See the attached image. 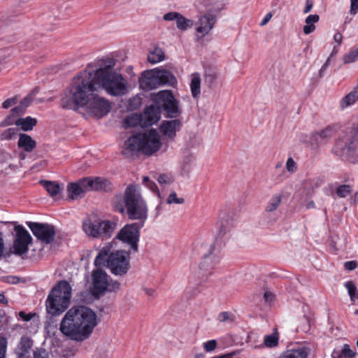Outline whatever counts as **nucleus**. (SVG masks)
<instances>
[{
    "label": "nucleus",
    "instance_id": "nucleus-46",
    "mask_svg": "<svg viewBox=\"0 0 358 358\" xmlns=\"http://www.w3.org/2000/svg\"><path fill=\"white\" fill-rule=\"evenodd\" d=\"M185 201L183 198H178L177 196V194L175 192H171L166 200L167 203H176V204H182Z\"/></svg>",
    "mask_w": 358,
    "mask_h": 358
},
{
    "label": "nucleus",
    "instance_id": "nucleus-56",
    "mask_svg": "<svg viewBox=\"0 0 358 358\" xmlns=\"http://www.w3.org/2000/svg\"><path fill=\"white\" fill-rule=\"evenodd\" d=\"M333 53L331 55L330 57H328V59H327V61L325 62V63L322 65V66L321 67L320 71H319V76L320 78L323 77L329 65V62H330V59H331V57L332 56Z\"/></svg>",
    "mask_w": 358,
    "mask_h": 358
},
{
    "label": "nucleus",
    "instance_id": "nucleus-3",
    "mask_svg": "<svg viewBox=\"0 0 358 358\" xmlns=\"http://www.w3.org/2000/svg\"><path fill=\"white\" fill-rule=\"evenodd\" d=\"M115 65V60L108 59L103 61L99 68L92 73L96 89L102 87L108 94L120 96L127 93L128 83L121 73L113 69Z\"/></svg>",
    "mask_w": 358,
    "mask_h": 358
},
{
    "label": "nucleus",
    "instance_id": "nucleus-16",
    "mask_svg": "<svg viewBox=\"0 0 358 358\" xmlns=\"http://www.w3.org/2000/svg\"><path fill=\"white\" fill-rule=\"evenodd\" d=\"M182 122L178 119L164 120L159 126V131L167 141H173L176 133L180 130Z\"/></svg>",
    "mask_w": 358,
    "mask_h": 358
},
{
    "label": "nucleus",
    "instance_id": "nucleus-64",
    "mask_svg": "<svg viewBox=\"0 0 358 358\" xmlns=\"http://www.w3.org/2000/svg\"><path fill=\"white\" fill-rule=\"evenodd\" d=\"M313 6V1L312 0H306V6L304 8L303 13H309L311 10Z\"/></svg>",
    "mask_w": 358,
    "mask_h": 358
},
{
    "label": "nucleus",
    "instance_id": "nucleus-49",
    "mask_svg": "<svg viewBox=\"0 0 358 358\" xmlns=\"http://www.w3.org/2000/svg\"><path fill=\"white\" fill-rule=\"evenodd\" d=\"M34 358H48V352L44 348H36L34 351Z\"/></svg>",
    "mask_w": 358,
    "mask_h": 358
},
{
    "label": "nucleus",
    "instance_id": "nucleus-39",
    "mask_svg": "<svg viewBox=\"0 0 358 358\" xmlns=\"http://www.w3.org/2000/svg\"><path fill=\"white\" fill-rule=\"evenodd\" d=\"M345 287L348 289V294L350 297V300L353 302H355L356 300L358 299V291L357 289V287L355 285V283L351 281H347L345 283Z\"/></svg>",
    "mask_w": 358,
    "mask_h": 358
},
{
    "label": "nucleus",
    "instance_id": "nucleus-10",
    "mask_svg": "<svg viewBox=\"0 0 358 358\" xmlns=\"http://www.w3.org/2000/svg\"><path fill=\"white\" fill-rule=\"evenodd\" d=\"M87 113L96 118H101L106 115L110 110V104L106 99L96 94H92L86 103L83 105Z\"/></svg>",
    "mask_w": 358,
    "mask_h": 358
},
{
    "label": "nucleus",
    "instance_id": "nucleus-50",
    "mask_svg": "<svg viewBox=\"0 0 358 358\" xmlns=\"http://www.w3.org/2000/svg\"><path fill=\"white\" fill-rule=\"evenodd\" d=\"M217 342L215 340H210L203 343V348L206 352H212L216 348Z\"/></svg>",
    "mask_w": 358,
    "mask_h": 358
},
{
    "label": "nucleus",
    "instance_id": "nucleus-31",
    "mask_svg": "<svg viewBox=\"0 0 358 358\" xmlns=\"http://www.w3.org/2000/svg\"><path fill=\"white\" fill-rule=\"evenodd\" d=\"M320 20L318 15H309L306 18V25L303 28L305 34H310L315 30V23L317 22Z\"/></svg>",
    "mask_w": 358,
    "mask_h": 358
},
{
    "label": "nucleus",
    "instance_id": "nucleus-6",
    "mask_svg": "<svg viewBox=\"0 0 358 358\" xmlns=\"http://www.w3.org/2000/svg\"><path fill=\"white\" fill-rule=\"evenodd\" d=\"M71 291V287L66 280L59 281L47 297L45 307L48 313L57 316L64 313L70 305Z\"/></svg>",
    "mask_w": 358,
    "mask_h": 358
},
{
    "label": "nucleus",
    "instance_id": "nucleus-60",
    "mask_svg": "<svg viewBox=\"0 0 358 358\" xmlns=\"http://www.w3.org/2000/svg\"><path fill=\"white\" fill-rule=\"evenodd\" d=\"M216 79L217 75L215 73H210L206 76V81L208 82L210 85L213 84Z\"/></svg>",
    "mask_w": 358,
    "mask_h": 358
},
{
    "label": "nucleus",
    "instance_id": "nucleus-27",
    "mask_svg": "<svg viewBox=\"0 0 358 358\" xmlns=\"http://www.w3.org/2000/svg\"><path fill=\"white\" fill-rule=\"evenodd\" d=\"M13 157L10 153L0 150V169L6 171L8 169H14L15 166L11 163Z\"/></svg>",
    "mask_w": 358,
    "mask_h": 358
},
{
    "label": "nucleus",
    "instance_id": "nucleus-9",
    "mask_svg": "<svg viewBox=\"0 0 358 358\" xmlns=\"http://www.w3.org/2000/svg\"><path fill=\"white\" fill-rule=\"evenodd\" d=\"M144 226L143 223L135 222L126 224L118 232L116 238L130 246L133 252L138 250V243L140 237V229Z\"/></svg>",
    "mask_w": 358,
    "mask_h": 358
},
{
    "label": "nucleus",
    "instance_id": "nucleus-51",
    "mask_svg": "<svg viewBox=\"0 0 358 358\" xmlns=\"http://www.w3.org/2000/svg\"><path fill=\"white\" fill-rule=\"evenodd\" d=\"M157 181L159 184H169L172 182L171 178L166 174H161L157 178Z\"/></svg>",
    "mask_w": 358,
    "mask_h": 358
},
{
    "label": "nucleus",
    "instance_id": "nucleus-42",
    "mask_svg": "<svg viewBox=\"0 0 358 358\" xmlns=\"http://www.w3.org/2000/svg\"><path fill=\"white\" fill-rule=\"evenodd\" d=\"M142 124L141 115H131L127 117L124 120L125 127H136Z\"/></svg>",
    "mask_w": 358,
    "mask_h": 358
},
{
    "label": "nucleus",
    "instance_id": "nucleus-63",
    "mask_svg": "<svg viewBox=\"0 0 358 358\" xmlns=\"http://www.w3.org/2000/svg\"><path fill=\"white\" fill-rule=\"evenodd\" d=\"M229 318V314L228 312H222L217 316V319L220 322H225Z\"/></svg>",
    "mask_w": 358,
    "mask_h": 358
},
{
    "label": "nucleus",
    "instance_id": "nucleus-14",
    "mask_svg": "<svg viewBox=\"0 0 358 358\" xmlns=\"http://www.w3.org/2000/svg\"><path fill=\"white\" fill-rule=\"evenodd\" d=\"M216 21V16L211 13H205L200 15L195 23V33L197 38H203L208 35L213 29Z\"/></svg>",
    "mask_w": 358,
    "mask_h": 358
},
{
    "label": "nucleus",
    "instance_id": "nucleus-62",
    "mask_svg": "<svg viewBox=\"0 0 358 358\" xmlns=\"http://www.w3.org/2000/svg\"><path fill=\"white\" fill-rule=\"evenodd\" d=\"M19 317L23 320L28 322L32 318V315L31 313H25L24 311H20L19 313Z\"/></svg>",
    "mask_w": 358,
    "mask_h": 358
},
{
    "label": "nucleus",
    "instance_id": "nucleus-58",
    "mask_svg": "<svg viewBox=\"0 0 358 358\" xmlns=\"http://www.w3.org/2000/svg\"><path fill=\"white\" fill-rule=\"evenodd\" d=\"M146 186L153 192L156 193L158 196H159V191L158 189V187L157 185L152 182L150 181L148 183H147Z\"/></svg>",
    "mask_w": 358,
    "mask_h": 358
},
{
    "label": "nucleus",
    "instance_id": "nucleus-21",
    "mask_svg": "<svg viewBox=\"0 0 358 358\" xmlns=\"http://www.w3.org/2000/svg\"><path fill=\"white\" fill-rule=\"evenodd\" d=\"M87 182L84 179L78 182H72L67 186V193L69 199L76 200L84 196L85 193L88 191Z\"/></svg>",
    "mask_w": 358,
    "mask_h": 358
},
{
    "label": "nucleus",
    "instance_id": "nucleus-48",
    "mask_svg": "<svg viewBox=\"0 0 358 358\" xmlns=\"http://www.w3.org/2000/svg\"><path fill=\"white\" fill-rule=\"evenodd\" d=\"M7 341L4 337H0V358L6 357Z\"/></svg>",
    "mask_w": 358,
    "mask_h": 358
},
{
    "label": "nucleus",
    "instance_id": "nucleus-55",
    "mask_svg": "<svg viewBox=\"0 0 358 358\" xmlns=\"http://www.w3.org/2000/svg\"><path fill=\"white\" fill-rule=\"evenodd\" d=\"M25 110H26L23 108V106H22L19 104L17 106L13 108L11 110V113L13 115H15L16 117H17V116L23 115L24 113Z\"/></svg>",
    "mask_w": 358,
    "mask_h": 358
},
{
    "label": "nucleus",
    "instance_id": "nucleus-57",
    "mask_svg": "<svg viewBox=\"0 0 358 358\" xmlns=\"http://www.w3.org/2000/svg\"><path fill=\"white\" fill-rule=\"evenodd\" d=\"M358 13V0H350V13L355 15Z\"/></svg>",
    "mask_w": 358,
    "mask_h": 358
},
{
    "label": "nucleus",
    "instance_id": "nucleus-34",
    "mask_svg": "<svg viewBox=\"0 0 358 358\" xmlns=\"http://www.w3.org/2000/svg\"><path fill=\"white\" fill-rule=\"evenodd\" d=\"M355 353L350 350L348 344H345L341 350H334L331 357L332 358H353Z\"/></svg>",
    "mask_w": 358,
    "mask_h": 358
},
{
    "label": "nucleus",
    "instance_id": "nucleus-40",
    "mask_svg": "<svg viewBox=\"0 0 358 358\" xmlns=\"http://www.w3.org/2000/svg\"><path fill=\"white\" fill-rule=\"evenodd\" d=\"M358 60V47L352 49L348 53L343 56V61L345 64L352 63Z\"/></svg>",
    "mask_w": 358,
    "mask_h": 358
},
{
    "label": "nucleus",
    "instance_id": "nucleus-22",
    "mask_svg": "<svg viewBox=\"0 0 358 358\" xmlns=\"http://www.w3.org/2000/svg\"><path fill=\"white\" fill-rule=\"evenodd\" d=\"M220 257L217 253L214 252V248L212 246L208 254L205 255L199 267L205 271H210L214 269L215 266L220 262Z\"/></svg>",
    "mask_w": 358,
    "mask_h": 358
},
{
    "label": "nucleus",
    "instance_id": "nucleus-15",
    "mask_svg": "<svg viewBox=\"0 0 358 358\" xmlns=\"http://www.w3.org/2000/svg\"><path fill=\"white\" fill-rule=\"evenodd\" d=\"M92 294L95 297L99 298L101 296H103L107 291L108 275L105 271L101 268H96L93 270L92 273Z\"/></svg>",
    "mask_w": 358,
    "mask_h": 358
},
{
    "label": "nucleus",
    "instance_id": "nucleus-13",
    "mask_svg": "<svg viewBox=\"0 0 358 358\" xmlns=\"http://www.w3.org/2000/svg\"><path fill=\"white\" fill-rule=\"evenodd\" d=\"M16 237L13 241V253L21 256L28 252L29 245L32 243V238L29 233L21 225L15 227Z\"/></svg>",
    "mask_w": 358,
    "mask_h": 358
},
{
    "label": "nucleus",
    "instance_id": "nucleus-47",
    "mask_svg": "<svg viewBox=\"0 0 358 358\" xmlns=\"http://www.w3.org/2000/svg\"><path fill=\"white\" fill-rule=\"evenodd\" d=\"M16 116L13 115L12 113L9 115H8L1 123V127H7L13 124H15L16 122Z\"/></svg>",
    "mask_w": 358,
    "mask_h": 358
},
{
    "label": "nucleus",
    "instance_id": "nucleus-1",
    "mask_svg": "<svg viewBox=\"0 0 358 358\" xmlns=\"http://www.w3.org/2000/svg\"><path fill=\"white\" fill-rule=\"evenodd\" d=\"M96 325V314L91 308L80 306L66 313L60 322L59 330L70 339L81 342L90 337Z\"/></svg>",
    "mask_w": 358,
    "mask_h": 358
},
{
    "label": "nucleus",
    "instance_id": "nucleus-25",
    "mask_svg": "<svg viewBox=\"0 0 358 358\" xmlns=\"http://www.w3.org/2000/svg\"><path fill=\"white\" fill-rule=\"evenodd\" d=\"M33 345V341L27 336H23L20 341L17 348L15 350V353L19 358L24 357L29 353L30 349Z\"/></svg>",
    "mask_w": 358,
    "mask_h": 358
},
{
    "label": "nucleus",
    "instance_id": "nucleus-45",
    "mask_svg": "<svg viewBox=\"0 0 358 358\" xmlns=\"http://www.w3.org/2000/svg\"><path fill=\"white\" fill-rule=\"evenodd\" d=\"M182 15L181 13L176 11L169 12L164 15L163 20L164 21H174L176 23L179 17Z\"/></svg>",
    "mask_w": 358,
    "mask_h": 358
},
{
    "label": "nucleus",
    "instance_id": "nucleus-37",
    "mask_svg": "<svg viewBox=\"0 0 358 358\" xmlns=\"http://www.w3.org/2000/svg\"><path fill=\"white\" fill-rule=\"evenodd\" d=\"M278 333L275 330L272 334L264 336V344L267 348H275L278 345Z\"/></svg>",
    "mask_w": 358,
    "mask_h": 358
},
{
    "label": "nucleus",
    "instance_id": "nucleus-29",
    "mask_svg": "<svg viewBox=\"0 0 358 358\" xmlns=\"http://www.w3.org/2000/svg\"><path fill=\"white\" fill-rule=\"evenodd\" d=\"M165 55L164 51L158 47L154 48L148 55V61L152 64L163 61Z\"/></svg>",
    "mask_w": 358,
    "mask_h": 358
},
{
    "label": "nucleus",
    "instance_id": "nucleus-52",
    "mask_svg": "<svg viewBox=\"0 0 358 358\" xmlns=\"http://www.w3.org/2000/svg\"><path fill=\"white\" fill-rule=\"evenodd\" d=\"M17 102V97H12V98L8 99L6 101H4L2 103V106L3 108L7 109V108H10V106L16 104Z\"/></svg>",
    "mask_w": 358,
    "mask_h": 358
},
{
    "label": "nucleus",
    "instance_id": "nucleus-35",
    "mask_svg": "<svg viewBox=\"0 0 358 358\" xmlns=\"http://www.w3.org/2000/svg\"><path fill=\"white\" fill-rule=\"evenodd\" d=\"M282 200L281 194L273 195L268 201L265 211L267 213L273 212L278 209Z\"/></svg>",
    "mask_w": 358,
    "mask_h": 358
},
{
    "label": "nucleus",
    "instance_id": "nucleus-12",
    "mask_svg": "<svg viewBox=\"0 0 358 358\" xmlns=\"http://www.w3.org/2000/svg\"><path fill=\"white\" fill-rule=\"evenodd\" d=\"M27 224L38 240L46 244L53 241L55 236V228L53 225L32 222H28Z\"/></svg>",
    "mask_w": 358,
    "mask_h": 358
},
{
    "label": "nucleus",
    "instance_id": "nucleus-7",
    "mask_svg": "<svg viewBox=\"0 0 358 358\" xmlns=\"http://www.w3.org/2000/svg\"><path fill=\"white\" fill-rule=\"evenodd\" d=\"M116 224L108 220L97 219H87L83 223V229L85 233L94 238H108L115 229Z\"/></svg>",
    "mask_w": 358,
    "mask_h": 358
},
{
    "label": "nucleus",
    "instance_id": "nucleus-53",
    "mask_svg": "<svg viewBox=\"0 0 358 358\" xmlns=\"http://www.w3.org/2000/svg\"><path fill=\"white\" fill-rule=\"evenodd\" d=\"M286 168L289 172H294L296 170V163L294 160L289 157L286 162Z\"/></svg>",
    "mask_w": 358,
    "mask_h": 358
},
{
    "label": "nucleus",
    "instance_id": "nucleus-41",
    "mask_svg": "<svg viewBox=\"0 0 358 358\" xmlns=\"http://www.w3.org/2000/svg\"><path fill=\"white\" fill-rule=\"evenodd\" d=\"M17 129L16 128H8L2 131L0 138L3 141L11 140L17 135Z\"/></svg>",
    "mask_w": 358,
    "mask_h": 358
},
{
    "label": "nucleus",
    "instance_id": "nucleus-8",
    "mask_svg": "<svg viewBox=\"0 0 358 358\" xmlns=\"http://www.w3.org/2000/svg\"><path fill=\"white\" fill-rule=\"evenodd\" d=\"M152 99L157 106L160 107V110L163 109L166 112L167 117L176 118L181 113L178 101L175 99L171 91H159L153 95Z\"/></svg>",
    "mask_w": 358,
    "mask_h": 358
},
{
    "label": "nucleus",
    "instance_id": "nucleus-61",
    "mask_svg": "<svg viewBox=\"0 0 358 358\" xmlns=\"http://www.w3.org/2000/svg\"><path fill=\"white\" fill-rule=\"evenodd\" d=\"M264 298L266 302L270 303L274 301L275 295L271 292H266L264 294Z\"/></svg>",
    "mask_w": 358,
    "mask_h": 358
},
{
    "label": "nucleus",
    "instance_id": "nucleus-44",
    "mask_svg": "<svg viewBox=\"0 0 358 358\" xmlns=\"http://www.w3.org/2000/svg\"><path fill=\"white\" fill-rule=\"evenodd\" d=\"M107 291L109 292H116L120 289V283L115 280H108L107 282Z\"/></svg>",
    "mask_w": 358,
    "mask_h": 358
},
{
    "label": "nucleus",
    "instance_id": "nucleus-28",
    "mask_svg": "<svg viewBox=\"0 0 358 358\" xmlns=\"http://www.w3.org/2000/svg\"><path fill=\"white\" fill-rule=\"evenodd\" d=\"M308 354L303 348L287 350L282 352L278 358H307Z\"/></svg>",
    "mask_w": 358,
    "mask_h": 358
},
{
    "label": "nucleus",
    "instance_id": "nucleus-4",
    "mask_svg": "<svg viewBox=\"0 0 358 358\" xmlns=\"http://www.w3.org/2000/svg\"><path fill=\"white\" fill-rule=\"evenodd\" d=\"M113 246L108 243L99 252L94 259L96 266L104 265L112 274L116 276L125 275L130 268V252L116 250L112 252Z\"/></svg>",
    "mask_w": 358,
    "mask_h": 358
},
{
    "label": "nucleus",
    "instance_id": "nucleus-18",
    "mask_svg": "<svg viewBox=\"0 0 358 358\" xmlns=\"http://www.w3.org/2000/svg\"><path fill=\"white\" fill-rule=\"evenodd\" d=\"M141 115L142 127H150L157 123L161 117L160 107L157 104L148 106Z\"/></svg>",
    "mask_w": 358,
    "mask_h": 358
},
{
    "label": "nucleus",
    "instance_id": "nucleus-54",
    "mask_svg": "<svg viewBox=\"0 0 358 358\" xmlns=\"http://www.w3.org/2000/svg\"><path fill=\"white\" fill-rule=\"evenodd\" d=\"M358 266V263L356 261H348L344 263V268L348 271H353Z\"/></svg>",
    "mask_w": 358,
    "mask_h": 358
},
{
    "label": "nucleus",
    "instance_id": "nucleus-30",
    "mask_svg": "<svg viewBox=\"0 0 358 358\" xmlns=\"http://www.w3.org/2000/svg\"><path fill=\"white\" fill-rule=\"evenodd\" d=\"M41 183L52 197L58 195L61 192L62 189L57 182L41 180Z\"/></svg>",
    "mask_w": 358,
    "mask_h": 358
},
{
    "label": "nucleus",
    "instance_id": "nucleus-23",
    "mask_svg": "<svg viewBox=\"0 0 358 358\" xmlns=\"http://www.w3.org/2000/svg\"><path fill=\"white\" fill-rule=\"evenodd\" d=\"M159 87L164 85L175 86L177 84V79L169 71L164 69L155 68Z\"/></svg>",
    "mask_w": 358,
    "mask_h": 358
},
{
    "label": "nucleus",
    "instance_id": "nucleus-5",
    "mask_svg": "<svg viewBox=\"0 0 358 358\" xmlns=\"http://www.w3.org/2000/svg\"><path fill=\"white\" fill-rule=\"evenodd\" d=\"M123 201L124 206H121L119 210L121 213L126 210L129 219L144 224L148 219V209L141 194L140 187L136 185H128L124 193Z\"/></svg>",
    "mask_w": 358,
    "mask_h": 358
},
{
    "label": "nucleus",
    "instance_id": "nucleus-32",
    "mask_svg": "<svg viewBox=\"0 0 358 358\" xmlns=\"http://www.w3.org/2000/svg\"><path fill=\"white\" fill-rule=\"evenodd\" d=\"M334 134V129L331 127H327L320 132H316L313 136L318 143H321L332 137Z\"/></svg>",
    "mask_w": 358,
    "mask_h": 358
},
{
    "label": "nucleus",
    "instance_id": "nucleus-20",
    "mask_svg": "<svg viewBox=\"0 0 358 358\" xmlns=\"http://www.w3.org/2000/svg\"><path fill=\"white\" fill-rule=\"evenodd\" d=\"M84 182H87L89 190L109 192L113 189L111 182L103 178H84Z\"/></svg>",
    "mask_w": 358,
    "mask_h": 358
},
{
    "label": "nucleus",
    "instance_id": "nucleus-11",
    "mask_svg": "<svg viewBox=\"0 0 358 358\" xmlns=\"http://www.w3.org/2000/svg\"><path fill=\"white\" fill-rule=\"evenodd\" d=\"M141 152L150 156L157 152L161 146L162 142L159 134L155 129H150L143 134H139Z\"/></svg>",
    "mask_w": 358,
    "mask_h": 358
},
{
    "label": "nucleus",
    "instance_id": "nucleus-33",
    "mask_svg": "<svg viewBox=\"0 0 358 358\" xmlns=\"http://www.w3.org/2000/svg\"><path fill=\"white\" fill-rule=\"evenodd\" d=\"M201 78L198 73H194L192 75V80L190 83L191 92L193 97H197L200 93Z\"/></svg>",
    "mask_w": 358,
    "mask_h": 358
},
{
    "label": "nucleus",
    "instance_id": "nucleus-36",
    "mask_svg": "<svg viewBox=\"0 0 358 358\" xmlns=\"http://www.w3.org/2000/svg\"><path fill=\"white\" fill-rule=\"evenodd\" d=\"M194 24V21L186 18L182 15L179 17V20L176 22V27L181 31H185L189 28H192Z\"/></svg>",
    "mask_w": 358,
    "mask_h": 358
},
{
    "label": "nucleus",
    "instance_id": "nucleus-17",
    "mask_svg": "<svg viewBox=\"0 0 358 358\" xmlns=\"http://www.w3.org/2000/svg\"><path fill=\"white\" fill-rule=\"evenodd\" d=\"M140 87L149 91L159 87L155 69L144 71L138 79Z\"/></svg>",
    "mask_w": 358,
    "mask_h": 358
},
{
    "label": "nucleus",
    "instance_id": "nucleus-38",
    "mask_svg": "<svg viewBox=\"0 0 358 358\" xmlns=\"http://www.w3.org/2000/svg\"><path fill=\"white\" fill-rule=\"evenodd\" d=\"M348 139L346 138H339L334 148V151L337 155H341L345 150L350 152L351 149L350 146L348 145Z\"/></svg>",
    "mask_w": 358,
    "mask_h": 358
},
{
    "label": "nucleus",
    "instance_id": "nucleus-24",
    "mask_svg": "<svg viewBox=\"0 0 358 358\" xmlns=\"http://www.w3.org/2000/svg\"><path fill=\"white\" fill-rule=\"evenodd\" d=\"M17 146L27 152H31L36 148V142L29 135L20 134Z\"/></svg>",
    "mask_w": 358,
    "mask_h": 358
},
{
    "label": "nucleus",
    "instance_id": "nucleus-26",
    "mask_svg": "<svg viewBox=\"0 0 358 358\" xmlns=\"http://www.w3.org/2000/svg\"><path fill=\"white\" fill-rule=\"evenodd\" d=\"M36 124L37 120L30 116H27L24 118H17L15 122V125L24 131L32 130Z\"/></svg>",
    "mask_w": 358,
    "mask_h": 358
},
{
    "label": "nucleus",
    "instance_id": "nucleus-19",
    "mask_svg": "<svg viewBox=\"0 0 358 358\" xmlns=\"http://www.w3.org/2000/svg\"><path fill=\"white\" fill-rule=\"evenodd\" d=\"M141 152L139 134L129 137L124 144L122 155L126 157H132Z\"/></svg>",
    "mask_w": 358,
    "mask_h": 358
},
{
    "label": "nucleus",
    "instance_id": "nucleus-2",
    "mask_svg": "<svg viewBox=\"0 0 358 358\" xmlns=\"http://www.w3.org/2000/svg\"><path fill=\"white\" fill-rule=\"evenodd\" d=\"M96 91L92 71H84L76 76L61 94L60 106L63 109L76 110L86 103Z\"/></svg>",
    "mask_w": 358,
    "mask_h": 358
},
{
    "label": "nucleus",
    "instance_id": "nucleus-59",
    "mask_svg": "<svg viewBox=\"0 0 358 358\" xmlns=\"http://www.w3.org/2000/svg\"><path fill=\"white\" fill-rule=\"evenodd\" d=\"M31 100V97L27 96L20 101V105L23 106V108L26 110V108L30 105Z\"/></svg>",
    "mask_w": 358,
    "mask_h": 358
},
{
    "label": "nucleus",
    "instance_id": "nucleus-43",
    "mask_svg": "<svg viewBox=\"0 0 358 358\" xmlns=\"http://www.w3.org/2000/svg\"><path fill=\"white\" fill-rule=\"evenodd\" d=\"M351 192V187L348 185H342L337 187L336 194L340 198L348 196Z\"/></svg>",
    "mask_w": 358,
    "mask_h": 358
}]
</instances>
